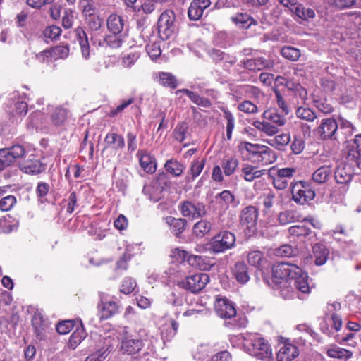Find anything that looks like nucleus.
Returning a JSON list of instances; mask_svg holds the SVG:
<instances>
[{"label":"nucleus","instance_id":"nucleus-36","mask_svg":"<svg viewBox=\"0 0 361 361\" xmlns=\"http://www.w3.org/2000/svg\"><path fill=\"white\" fill-rule=\"evenodd\" d=\"M140 164L145 171L152 173L156 171L155 159L146 152H139Z\"/></svg>","mask_w":361,"mask_h":361},{"label":"nucleus","instance_id":"nucleus-60","mask_svg":"<svg viewBox=\"0 0 361 361\" xmlns=\"http://www.w3.org/2000/svg\"><path fill=\"white\" fill-rule=\"evenodd\" d=\"M136 287L137 282L134 279L131 277H126L122 281L120 290L124 294H130Z\"/></svg>","mask_w":361,"mask_h":361},{"label":"nucleus","instance_id":"nucleus-57","mask_svg":"<svg viewBox=\"0 0 361 361\" xmlns=\"http://www.w3.org/2000/svg\"><path fill=\"white\" fill-rule=\"evenodd\" d=\"M296 116L298 118L307 121H313L317 117L314 111L305 107H299L296 110Z\"/></svg>","mask_w":361,"mask_h":361},{"label":"nucleus","instance_id":"nucleus-8","mask_svg":"<svg viewBox=\"0 0 361 361\" xmlns=\"http://www.w3.org/2000/svg\"><path fill=\"white\" fill-rule=\"evenodd\" d=\"M179 209L181 214L188 219H195L202 218L207 214L205 204L197 201H183Z\"/></svg>","mask_w":361,"mask_h":361},{"label":"nucleus","instance_id":"nucleus-18","mask_svg":"<svg viewBox=\"0 0 361 361\" xmlns=\"http://www.w3.org/2000/svg\"><path fill=\"white\" fill-rule=\"evenodd\" d=\"M243 67L251 71H261L264 68H271L274 66L271 60L266 59L262 57L249 59L240 62Z\"/></svg>","mask_w":361,"mask_h":361},{"label":"nucleus","instance_id":"nucleus-28","mask_svg":"<svg viewBox=\"0 0 361 361\" xmlns=\"http://www.w3.org/2000/svg\"><path fill=\"white\" fill-rule=\"evenodd\" d=\"M215 200L222 208L235 207L238 202H235V196L229 190H224L215 196Z\"/></svg>","mask_w":361,"mask_h":361},{"label":"nucleus","instance_id":"nucleus-59","mask_svg":"<svg viewBox=\"0 0 361 361\" xmlns=\"http://www.w3.org/2000/svg\"><path fill=\"white\" fill-rule=\"evenodd\" d=\"M118 310V305L115 302H105L102 310V319H108L114 314Z\"/></svg>","mask_w":361,"mask_h":361},{"label":"nucleus","instance_id":"nucleus-5","mask_svg":"<svg viewBox=\"0 0 361 361\" xmlns=\"http://www.w3.org/2000/svg\"><path fill=\"white\" fill-rule=\"evenodd\" d=\"M291 187L292 198L297 204L303 205L315 197L314 190L308 183L298 181L291 183Z\"/></svg>","mask_w":361,"mask_h":361},{"label":"nucleus","instance_id":"nucleus-31","mask_svg":"<svg viewBox=\"0 0 361 361\" xmlns=\"http://www.w3.org/2000/svg\"><path fill=\"white\" fill-rule=\"evenodd\" d=\"M69 116V111L63 106L56 107L51 114V121L53 125L60 126L65 123Z\"/></svg>","mask_w":361,"mask_h":361},{"label":"nucleus","instance_id":"nucleus-4","mask_svg":"<svg viewBox=\"0 0 361 361\" xmlns=\"http://www.w3.org/2000/svg\"><path fill=\"white\" fill-rule=\"evenodd\" d=\"M235 243V235L231 232L224 231L212 238L209 250L214 253L224 252L231 249Z\"/></svg>","mask_w":361,"mask_h":361},{"label":"nucleus","instance_id":"nucleus-43","mask_svg":"<svg viewBox=\"0 0 361 361\" xmlns=\"http://www.w3.org/2000/svg\"><path fill=\"white\" fill-rule=\"evenodd\" d=\"M271 151L270 149L264 145V149H260L258 153L252 157L250 158V161L254 163H262L263 164H268L271 162L270 159Z\"/></svg>","mask_w":361,"mask_h":361},{"label":"nucleus","instance_id":"nucleus-32","mask_svg":"<svg viewBox=\"0 0 361 361\" xmlns=\"http://www.w3.org/2000/svg\"><path fill=\"white\" fill-rule=\"evenodd\" d=\"M263 117L278 128L284 126L286 123L284 116L279 114L275 109L266 110L263 113Z\"/></svg>","mask_w":361,"mask_h":361},{"label":"nucleus","instance_id":"nucleus-63","mask_svg":"<svg viewBox=\"0 0 361 361\" xmlns=\"http://www.w3.org/2000/svg\"><path fill=\"white\" fill-rule=\"evenodd\" d=\"M16 203V199L13 195H8L0 200V209L3 212L11 210Z\"/></svg>","mask_w":361,"mask_h":361},{"label":"nucleus","instance_id":"nucleus-13","mask_svg":"<svg viewBox=\"0 0 361 361\" xmlns=\"http://www.w3.org/2000/svg\"><path fill=\"white\" fill-rule=\"evenodd\" d=\"M215 310L220 317L224 319L232 318L237 313L234 304L226 298L216 300Z\"/></svg>","mask_w":361,"mask_h":361},{"label":"nucleus","instance_id":"nucleus-58","mask_svg":"<svg viewBox=\"0 0 361 361\" xmlns=\"http://www.w3.org/2000/svg\"><path fill=\"white\" fill-rule=\"evenodd\" d=\"M232 20L243 27H249L254 21V20L246 13H237L235 16L232 17Z\"/></svg>","mask_w":361,"mask_h":361},{"label":"nucleus","instance_id":"nucleus-30","mask_svg":"<svg viewBox=\"0 0 361 361\" xmlns=\"http://www.w3.org/2000/svg\"><path fill=\"white\" fill-rule=\"evenodd\" d=\"M78 7L85 18L99 13V4L94 0H80Z\"/></svg>","mask_w":361,"mask_h":361},{"label":"nucleus","instance_id":"nucleus-53","mask_svg":"<svg viewBox=\"0 0 361 361\" xmlns=\"http://www.w3.org/2000/svg\"><path fill=\"white\" fill-rule=\"evenodd\" d=\"M85 20L89 28L94 31L99 30L103 24V19L99 13L85 18Z\"/></svg>","mask_w":361,"mask_h":361},{"label":"nucleus","instance_id":"nucleus-47","mask_svg":"<svg viewBox=\"0 0 361 361\" xmlns=\"http://www.w3.org/2000/svg\"><path fill=\"white\" fill-rule=\"evenodd\" d=\"M239 164L238 159L235 157H227L222 162V169L226 176L232 175Z\"/></svg>","mask_w":361,"mask_h":361},{"label":"nucleus","instance_id":"nucleus-64","mask_svg":"<svg viewBox=\"0 0 361 361\" xmlns=\"http://www.w3.org/2000/svg\"><path fill=\"white\" fill-rule=\"evenodd\" d=\"M295 220L294 212L290 210L281 212L278 215V221L281 225H287Z\"/></svg>","mask_w":361,"mask_h":361},{"label":"nucleus","instance_id":"nucleus-54","mask_svg":"<svg viewBox=\"0 0 361 361\" xmlns=\"http://www.w3.org/2000/svg\"><path fill=\"white\" fill-rule=\"evenodd\" d=\"M281 54L284 58L292 61H298L301 55L300 51L293 47H283Z\"/></svg>","mask_w":361,"mask_h":361},{"label":"nucleus","instance_id":"nucleus-50","mask_svg":"<svg viewBox=\"0 0 361 361\" xmlns=\"http://www.w3.org/2000/svg\"><path fill=\"white\" fill-rule=\"evenodd\" d=\"M85 338V333L83 328L77 329L73 331L69 338L68 347L73 350L75 349V348Z\"/></svg>","mask_w":361,"mask_h":361},{"label":"nucleus","instance_id":"nucleus-6","mask_svg":"<svg viewBox=\"0 0 361 361\" xmlns=\"http://www.w3.org/2000/svg\"><path fill=\"white\" fill-rule=\"evenodd\" d=\"M209 281L208 274L205 273H198L185 277L178 282V286L193 293L202 290Z\"/></svg>","mask_w":361,"mask_h":361},{"label":"nucleus","instance_id":"nucleus-55","mask_svg":"<svg viewBox=\"0 0 361 361\" xmlns=\"http://www.w3.org/2000/svg\"><path fill=\"white\" fill-rule=\"evenodd\" d=\"M187 96L197 105L209 108L212 103L207 98L200 97L197 92H185Z\"/></svg>","mask_w":361,"mask_h":361},{"label":"nucleus","instance_id":"nucleus-21","mask_svg":"<svg viewBox=\"0 0 361 361\" xmlns=\"http://www.w3.org/2000/svg\"><path fill=\"white\" fill-rule=\"evenodd\" d=\"M128 35L120 34L106 35L102 39L98 41L99 47H109L113 49H117L122 46Z\"/></svg>","mask_w":361,"mask_h":361},{"label":"nucleus","instance_id":"nucleus-29","mask_svg":"<svg viewBox=\"0 0 361 361\" xmlns=\"http://www.w3.org/2000/svg\"><path fill=\"white\" fill-rule=\"evenodd\" d=\"M20 169L29 174H37L45 169V166L38 159H29L20 165Z\"/></svg>","mask_w":361,"mask_h":361},{"label":"nucleus","instance_id":"nucleus-44","mask_svg":"<svg viewBox=\"0 0 361 361\" xmlns=\"http://www.w3.org/2000/svg\"><path fill=\"white\" fill-rule=\"evenodd\" d=\"M159 83L166 88L175 89L178 86L177 79L170 73L159 74Z\"/></svg>","mask_w":361,"mask_h":361},{"label":"nucleus","instance_id":"nucleus-62","mask_svg":"<svg viewBox=\"0 0 361 361\" xmlns=\"http://www.w3.org/2000/svg\"><path fill=\"white\" fill-rule=\"evenodd\" d=\"M61 32L62 30L59 26L51 25L44 30L43 34L46 38L56 39L61 36Z\"/></svg>","mask_w":361,"mask_h":361},{"label":"nucleus","instance_id":"nucleus-52","mask_svg":"<svg viewBox=\"0 0 361 361\" xmlns=\"http://www.w3.org/2000/svg\"><path fill=\"white\" fill-rule=\"evenodd\" d=\"M104 141L109 145H115V147L117 149H122L125 146L123 137L115 133H109Z\"/></svg>","mask_w":361,"mask_h":361},{"label":"nucleus","instance_id":"nucleus-16","mask_svg":"<svg viewBox=\"0 0 361 361\" xmlns=\"http://www.w3.org/2000/svg\"><path fill=\"white\" fill-rule=\"evenodd\" d=\"M210 5V0H192L188 10L189 19L193 21L200 20Z\"/></svg>","mask_w":361,"mask_h":361},{"label":"nucleus","instance_id":"nucleus-49","mask_svg":"<svg viewBox=\"0 0 361 361\" xmlns=\"http://www.w3.org/2000/svg\"><path fill=\"white\" fill-rule=\"evenodd\" d=\"M211 226L212 224L209 221L200 220L193 226V233L197 237H202L210 231Z\"/></svg>","mask_w":361,"mask_h":361},{"label":"nucleus","instance_id":"nucleus-7","mask_svg":"<svg viewBox=\"0 0 361 361\" xmlns=\"http://www.w3.org/2000/svg\"><path fill=\"white\" fill-rule=\"evenodd\" d=\"M258 216V210L254 206L246 207L241 211L240 217V225L250 235L255 233L257 231Z\"/></svg>","mask_w":361,"mask_h":361},{"label":"nucleus","instance_id":"nucleus-46","mask_svg":"<svg viewBox=\"0 0 361 361\" xmlns=\"http://www.w3.org/2000/svg\"><path fill=\"white\" fill-rule=\"evenodd\" d=\"M327 355L332 358L349 359L352 357L353 353L348 350L334 345L327 350Z\"/></svg>","mask_w":361,"mask_h":361},{"label":"nucleus","instance_id":"nucleus-51","mask_svg":"<svg viewBox=\"0 0 361 361\" xmlns=\"http://www.w3.org/2000/svg\"><path fill=\"white\" fill-rule=\"evenodd\" d=\"M247 262L256 268H259L264 260V255L259 250L250 251L247 255Z\"/></svg>","mask_w":361,"mask_h":361},{"label":"nucleus","instance_id":"nucleus-17","mask_svg":"<svg viewBox=\"0 0 361 361\" xmlns=\"http://www.w3.org/2000/svg\"><path fill=\"white\" fill-rule=\"evenodd\" d=\"M295 173L294 168H283L277 171V173L273 178V184L275 188L283 190L288 185V180Z\"/></svg>","mask_w":361,"mask_h":361},{"label":"nucleus","instance_id":"nucleus-48","mask_svg":"<svg viewBox=\"0 0 361 361\" xmlns=\"http://www.w3.org/2000/svg\"><path fill=\"white\" fill-rule=\"evenodd\" d=\"M298 249L296 247H293L290 245L286 244L283 245L274 250V254L279 257H294L298 254Z\"/></svg>","mask_w":361,"mask_h":361},{"label":"nucleus","instance_id":"nucleus-23","mask_svg":"<svg viewBox=\"0 0 361 361\" xmlns=\"http://www.w3.org/2000/svg\"><path fill=\"white\" fill-rule=\"evenodd\" d=\"M232 273L236 281L241 283H246L250 279L249 268L244 262H238L232 269Z\"/></svg>","mask_w":361,"mask_h":361},{"label":"nucleus","instance_id":"nucleus-33","mask_svg":"<svg viewBox=\"0 0 361 361\" xmlns=\"http://www.w3.org/2000/svg\"><path fill=\"white\" fill-rule=\"evenodd\" d=\"M32 325L37 337L42 339L45 335L47 324L40 314H35L32 319Z\"/></svg>","mask_w":361,"mask_h":361},{"label":"nucleus","instance_id":"nucleus-34","mask_svg":"<svg viewBox=\"0 0 361 361\" xmlns=\"http://www.w3.org/2000/svg\"><path fill=\"white\" fill-rule=\"evenodd\" d=\"M109 353V345L104 342L103 345H98L97 348L90 354L85 361H104Z\"/></svg>","mask_w":361,"mask_h":361},{"label":"nucleus","instance_id":"nucleus-19","mask_svg":"<svg viewBox=\"0 0 361 361\" xmlns=\"http://www.w3.org/2000/svg\"><path fill=\"white\" fill-rule=\"evenodd\" d=\"M290 11L295 16L296 18L305 22H310L316 16L314 9L306 7L303 4L298 2L294 4L293 7H290Z\"/></svg>","mask_w":361,"mask_h":361},{"label":"nucleus","instance_id":"nucleus-25","mask_svg":"<svg viewBox=\"0 0 361 361\" xmlns=\"http://www.w3.org/2000/svg\"><path fill=\"white\" fill-rule=\"evenodd\" d=\"M312 254L314 258V264L317 266H322L326 262L329 250L324 245L317 243L312 247Z\"/></svg>","mask_w":361,"mask_h":361},{"label":"nucleus","instance_id":"nucleus-45","mask_svg":"<svg viewBox=\"0 0 361 361\" xmlns=\"http://www.w3.org/2000/svg\"><path fill=\"white\" fill-rule=\"evenodd\" d=\"M288 232L290 235L293 236L301 237V236H307L311 233V229L307 224H305L303 221L300 224L290 226L288 228Z\"/></svg>","mask_w":361,"mask_h":361},{"label":"nucleus","instance_id":"nucleus-20","mask_svg":"<svg viewBox=\"0 0 361 361\" xmlns=\"http://www.w3.org/2000/svg\"><path fill=\"white\" fill-rule=\"evenodd\" d=\"M299 355L296 345L289 342L285 343L277 353L278 361H291Z\"/></svg>","mask_w":361,"mask_h":361},{"label":"nucleus","instance_id":"nucleus-12","mask_svg":"<svg viewBox=\"0 0 361 361\" xmlns=\"http://www.w3.org/2000/svg\"><path fill=\"white\" fill-rule=\"evenodd\" d=\"M300 97L304 100L305 103H306V101L312 100L314 106L321 112L329 114L333 111L332 106L326 102L325 98L320 95V92H310V99L307 97V92H300ZM307 103L309 104L307 102Z\"/></svg>","mask_w":361,"mask_h":361},{"label":"nucleus","instance_id":"nucleus-38","mask_svg":"<svg viewBox=\"0 0 361 361\" xmlns=\"http://www.w3.org/2000/svg\"><path fill=\"white\" fill-rule=\"evenodd\" d=\"M204 166V159L194 160L188 171V176H185V179L187 183L193 181L202 172Z\"/></svg>","mask_w":361,"mask_h":361},{"label":"nucleus","instance_id":"nucleus-11","mask_svg":"<svg viewBox=\"0 0 361 361\" xmlns=\"http://www.w3.org/2000/svg\"><path fill=\"white\" fill-rule=\"evenodd\" d=\"M165 178V175H160L152 184L144 185L142 192L151 201L156 202L161 199L164 190L162 184L166 185Z\"/></svg>","mask_w":361,"mask_h":361},{"label":"nucleus","instance_id":"nucleus-27","mask_svg":"<svg viewBox=\"0 0 361 361\" xmlns=\"http://www.w3.org/2000/svg\"><path fill=\"white\" fill-rule=\"evenodd\" d=\"M334 178L338 183L345 184L349 183L352 178L350 166L342 164L338 165L335 170Z\"/></svg>","mask_w":361,"mask_h":361},{"label":"nucleus","instance_id":"nucleus-37","mask_svg":"<svg viewBox=\"0 0 361 361\" xmlns=\"http://www.w3.org/2000/svg\"><path fill=\"white\" fill-rule=\"evenodd\" d=\"M290 141V136L287 133H283L266 140L267 144L279 150L282 149Z\"/></svg>","mask_w":361,"mask_h":361},{"label":"nucleus","instance_id":"nucleus-26","mask_svg":"<svg viewBox=\"0 0 361 361\" xmlns=\"http://www.w3.org/2000/svg\"><path fill=\"white\" fill-rule=\"evenodd\" d=\"M164 221L170 226L171 232L176 237L180 236L187 226V221L182 218L176 219L173 216H166L164 218Z\"/></svg>","mask_w":361,"mask_h":361},{"label":"nucleus","instance_id":"nucleus-39","mask_svg":"<svg viewBox=\"0 0 361 361\" xmlns=\"http://www.w3.org/2000/svg\"><path fill=\"white\" fill-rule=\"evenodd\" d=\"M332 173L330 166L324 165L317 169L312 174V180L317 183H323L327 181Z\"/></svg>","mask_w":361,"mask_h":361},{"label":"nucleus","instance_id":"nucleus-1","mask_svg":"<svg viewBox=\"0 0 361 361\" xmlns=\"http://www.w3.org/2000/svg\"><path fill=\"white\" fill-rule=\"evenodd\" d=\"M272 274L273 281L276 284L288 283L292 288H295L302 293L310 291L307 274L294 264L286 262L274 264Z\"/></svg>","mask_w":361,"mask_h":361},{"label":"nucleus","instance_id":"nucleus-22","mask_svg":"<svg viewBox=\"0 0 361 361\" xmlns=\"http://www.w3.org/2000/svg\"><path fill=\"white\" fill-rule=\"evenodd\" d=\"M143 347L142 341L135 338H125L121 343V350L123 353L135 355Z\"/></svg>","mask_w":361,"mask_h":361},{"label":"nucleus","instance_id":"nucleus-10","mask_svg":"<svg viewBox=\"0 0 361 361\" xmlns=\"http://www.w3.org/2000/svg\"><path fill=\"white\" fill-rule=\"evenodd\" d=\"M346 143L348 161L361 169V134L356 135L353 139L347 141Z\"/></svg>","mask_w":361,"mask_h":361},{"label":"nucleus","instance_id":"nucleus-40","mask_svg":"<svg viewBox=\"0 0 361 361\" xmlns=\"http://www.w3.org/2000/svg\"><path fill=\"white\" fill-rule=\"evenodd\" d=\"M253 126L259 131L269 136H273L279 131L278 127L269 122L267 120L262 122L256 121L253 123Z\"/></svg>","mask_w":361,"mask_h":361},{"label":"nucleus","instance_id":"nucleus-24","mask_svg":"<svg viewBox=\"0 0 361 361\" xmlns=\"http://www.w3.org/2000/svg\"><path fill=\"white\" fill-rule=\"evenodd\" d=\"M75 32L80 47L82 55L84 59H88L90 55V49L87 34L81 27H77Z\"/></svg>","mask_w":361,"mask_h":361},{"label":"nucleus","instance_id":"nucleus-15","mask_svg":"<svg viewBox=\"0 0 361 361\" xmlns=\"http://www.w3.org/2000/svg\"><path fill=\"white\" fill-rule=\"evenodd\" d=\"M108 30L112 34L128 35V30L124 19L122 16L113 13L106 20Z\"/></svg>","mask_w":361,"mask_h":361},{"label":"nucleus","instance_id":"nucleus-41","mask_svg":"<svg viewBox=\"0 0 361 361\" xmlns=\"http://www.w3.org/2000/svg\"><path fill=\"white\" fill-rule=\"evenodd\" d=\"M242 172L245 180L250 182L261 177L264 174L263 171L257 170L256 167L248 164L243 166Z\"/></svg>","mask_w":361,"mask_h":361},{"label":"nucleus","instance_id":"nucleus-35","mask_svg":"<svg viewBox=\"0 0 361 361\" xmlns=\"http://www.w3.org/2000/svg\"><path fill=\"white\" fill-rule=\"evenodd\" d=\"M164 169L166 172L169 173L174 177H179L183 173L185 167L177 159H170L164 164Z\"/></svg>","mask_w":361,"mask_h":361},{"label":"nucleus","instance_id":"nucleus-61","mask_svg":"<svg viewBox=\"0 0 361 361\" xmlns=\"http://www.w3.org/2000/svg\"><path fill=\"white\" fill-rule=\"evenodd\" d=\"M74 21V13L71 8H66L62 16V25L65 29L73 27Z\"/></svg>","mask_w":361,"mask_h":361},{"label":"nucleus","instance_id":"nucleus-56","mask_svg":"<svg viewBox=\"0 0 361 361\" xmlns=\"http://www.w3.org/2000/svg\"><path fill=\"white\" fill-rule=\"evenodd\" d=\"M26 94L23 93L19 96L18 100L15 102L14 111L16 114L25 116L27 112V104L25 99Z\"/></svg>","mask_w":361,"mask_h":361},{"label":"nucleus","instance_id":"nucleus-2","mask_svg":"<svg viewBox=\"0 0 361 361\" xmlns=\"http://www.w3.org/2000/svg\"><path fill=\"white\" fill-rule=\"evenodd\" d=\"M243 347L247 353L259 360L272 357V350L269 342L259 334H246L244 337Z\"/></svg>","mask_w":361,"mask_h":361},{"label":"nucleus","instance_id":"nucleus-42","mask_svg":"<svg viewBox=\"0 0 361 361\" xmlns=\"http://www.w3.org/2000/svg\"><path fill=\"white\" fill-rule=\"evenodd\" d=\"M239 148L243 152L244 151L247 152V158L250 160V157H255L260 149H264V145L243 142L239 145Z\"/></svg>","mask_w":361,"mask_h":361},{"label":"nucleus","instance_id":"nucleus-3","mask_svg":"<svg viewBox=\"0 0 361 361\" xmlns=\"http://www.w3.org/2000/svg\"><path fill=\"white\" fill-rule=\"evenodd\" d=\"M176 15L172 10L164 11L158 20V32L160 37L166 40L169 39L176 30Z\"/></svg>","mask_w":361,"mask_h":361},{"label":"nucleus","instance_id":"nucleus-9","mask_svg":"<svg viewBox=\"0 0 361 361\" xmlns=\"http://www.w3.org/2000/svg\"><path fill=\"white\" fill-rule=\"evenodd\" d=\"M25 153L24 147L20 145L0 149V163L3 169L11 165L16 159L21 158Z\"/></svg>","mask_w":361,"mask_h":361},{"label":"nucleus","instance_id":"nucleus-14","mask_svg":"<svg viewBox=\"0 0 361 361\" xmlns=\"http://www.w3.org/2000/svg\"><path fill=\"white\" fill-rule=\"evenodd\" d=\"M338 129V123L334 118H325L318 127V134L323 140L336 139V133Z\"/></svg>","mask_w":361,"mask_h":361}]
</instances>
